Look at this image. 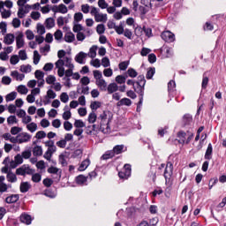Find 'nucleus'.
Listing matches in <instances>:
<instances>
[{"instance_id":"11","label":"nucleus","mask_w":226,"mask_h":226,"mask_svg":"<svg viewBox=\"0 0 226 226\" xmlns=\"http://www.w3.org/2000/svg\"><path fill=\"white\" fill-rule=\"evenodd\" d=\"M27 13H29V7L27 6V4L22 7H19L18 12H17L19 19H26V16L27 15Z\"/></svg>"},{"instance_id":"1","label":"nucleus","mask_w":226,"mask_h":226,"mask_svg":"<svg viewBox=\"0 0 226 226\" xmlns=\"http://www.w3.org/2000/svg\"><path fill=\"white\" fill-rule=\"evenodd\" d=\"M112 112L104 111L99 116L100 119V129L102 133H110V122L112 121Z\"/></svg>"},{"instance_id":"9","label":"nucleus","mask_w":226,"mask_h":226,"mask_svg":"<svg viewBox=\"0 0 226 226\" xmlns=\"http://www.w3.org/2000/svg\"><path fill=\"white\" fill-rule=\"evenodd\" d=\"M31 139V134L27 132H20L18 134V144H26V142H30Z\"/></svg>"},{"instance_id":"36","label":"nucleus","mask_w":226,"mask_h":226,"mask_svg":"<svg viewBox=\"0 0 226 226\" xmlns=\"http://www.w3.org/2000/svg\"><path fill=\"white\" fill-rule=\"evenodd\" d=\"M16 91L19 93V94H27L29 93V89L26 87V85L18 86Z\"/></svg>"},{"instance_id":"15","label":"nucleus","mask_w":226,"mask_h":226,"mask_svg":"<svg viewBox=\"0 0 226 226\" xmlns=\"http://www.w3.org/2000/svg\"><path fill=\"white\" fill-rule=\"evenodd\" d=\"M57 61H61L63 63V66H66V68H75V65L72 63V57L65 56L63 59H58Z\"/></svg>"},{"instance_id":"14","label":"nucleus","mask_w":226,"mask_h":226,"mask_svg":"<svg viewBox=\"0 0 226 226\" xmlns=\"http://www.w3.org/2000/svg\"><path fill=\"white\" fill-rule=\"evenodd\" d=\"M56 68L57 69V75L58 77H64L65 70L64 67L63 66V62L62 61H56L55 64Z\"/></svg>"},{"instance_id":"13","label":"nucleus","mask_w":226,"mask_h":226,"mask_svg":"<svg viewBox=\"0 0 226 226\" xmlns=\"http://www.w3.org/2000/svg\"><path fill=\"white\" fill-rule=\"evenodd\" d=\"M17 176H26V174H31V169L27 166L23 165L16 170Z\"/></svg>"},{"instance_id":"50","label":"nucleus","mask_w":226,"mask_h":226,"mask_svg":"<svg viewBox=\"0 0 226 226\" xmlns=\"http://www.w3.org/2000/svg\"><path fill=\"white\" fill-rule=\"evenodd\" d=\"M36 30H37L38 34L41 36H42V34H45V33H46L45 26L41 24H37Z\"/></svg>"},{"instance_id":"23","label":"nucleus","mask_w":226,"mask_h":226,"mask_svg":"<svg viewBox=\"0 0 226 226\" xmlns=\"http://www.w3.org/2000/svg\"><path fill=\"white\" fill-rule=\"evenodd\" d=\"M97 50H98V46L93 45L92 47H90L88 54H87V56H88V57H90L91 59H94V57H96Z\"/></svg>"},{"instance_id":"54","label":"nucleus","mask_w":226,"mask_h":226,"mask_svg":"<svg viewBox=\"0 0 226 226\" xmlns=\"http://www.w3.org/2000/svg\"><path fill=\"white\" fill-rule=\"evenodd\" d=\"M154 73H156V69L155 68H149L147 72V79L149 80L151 79H153V76L154 75Z\"/></svg>"},{"instance_id":"20","label":"nucleus","mask_w":226,"mask_h":226,"mask_svg":"<svg viewBox=\"0 0 226 226\" xmlns=\"http://www.w3.org/2000/svg\"><path fill=\"white\" fill-rule=\"evenodd\" d=\"M64 39L66 43H73V41H75V34H72V32H67L64 34Z\"/></svg>"},{"instance_id":"48","label":"nucleus","mask_w":226,"mask_h":226,"mask_svg":"<svg viewBox=\"0 0 226 226\" xmlns=\"http://www.w3.org/2000/svg\"><path fill=\"white\" fill-rule=\"evenodd\" d=\"M73 33H81L80 31H84V26L79 23H74L73 27H72Z\"/></svg>"},{"instance_id":"62","label":"nucleus","mask_w":226,"mask_h":226,"mask_svg":"<svg viewBox=\"0 0 226 226\" xmlns=\"http://www.w3.org/2000/svg\"><path fill=\"white\" fill-rule=\"evenodd\" d=\"M20 61V59L19 58V56L17 55H12L10 58V63L11 64H19V62Z\"/></svg>"},{"instance_id":"30","label":"nucleus","mask_w":226,"mask_h":226,"mask_svg":"<svg viewBox=\"0 0 226 226\" xmlns=\"http://www.w3.org/2000/svg\"><path fill=\"white\" fill-rule=\"evenodd\" d=\"M44 24L47 29H52V27L56 26V20L53 18H48L46 19Z\"/></svg>"},{"instance_id":"7","label":"nucleus","mask_w":226,"mask_h":226,"mask_svg":"<svg viewBox=\"0 0 226 226\" xmlns=\"http://www.w3.org/2000/svg\"><path fill=\"white\" fill-rule=\"evenodd\" d=\"M51 11L53 13H62V15H64L68 13V7L64 4H60L58 5H54L51 8Z\"/></svg>"},{"instance_id":"35","label":"nucleus","mask_w":226,"mask_h":226,"mask_svg":"<svg viewBox=\"0 0 226 226\" xmlns=\"http://www.w3.org/2000/svg\"><path fill=\"white\" fill-rule=\"evenodd\" d=\"M57 96V94L52 89H49L46 92L45 100H54Z\"/></svg>"},{"instance_id":"2","label":"nucleus","mask_w":226,"mask_h":226,"mask_svg":"<svg viewBox=\"0 0 226 226\" xmlns=\"http://www.w3.org/2000/svg\"><path fill=\"white\" fill-rule=\"evenodd\" d=\"M11 8H13V2L11 0H0V14L2 19H10L11 17Z\"/></svg>"},{"instance_id":"16","label":"nucleus","mask_w":226,"mask_h":226,"mask_svg":"<svg viewBox=\"0 0 226 226\" xmlns=\"http://www.w3.org/2000/svg\"><path fill=\"white\" fill-rule=\"evenodd\" d=\"M86 57H87V54L80 51L79 54L76 55L74 59L76 63H79V64H84V59H86Z\"/></svg>"},{"instance_id":"44","label":"nucleus","mask_w":226,"mask_h":226,"mask_svg":"<svg viewBox=\"0 0 226 226\" xmlns=\"http://www.w3.org/2000/svg\"><path fill=\"white\" fill-rule=\"evenodd\" d=\"M17 98V92H11L5 96V102H13Z\"/></svg>"},{"instance_id":"22","label":"nucleus","mask_w":226,"mask_h":226,"mask_svg":"<svg viewBox=\"0 0 226 226\" xmlns=\"http://www.w3.org/2000/svg\"><path fill=\"white\" fill-rule=\"evenodd\" d=\"M89 165H91V161L89 159H86L80 163L78 170H79V172H84Z\"/></svg>"},{"instance_id":"42","label":"nucleus","mask_w":226,"mask_h":226,"mask_svg":"<svg viewBox=\"0 0 226 226\" xmlns=\"http://www.w3.org/2000/svg\"><path fill=\"white\" fill-rule=\"evenodd\" d=\"M172 170H173L172 163L168 162L164 171L165 177H167V176H172Z\"/></svg>"},{"instance_id":"46","label":"nucleus","mask_w":226,"mask_h":226,"mask_svg":"<svg viewBox=\"0 0 226 226\" xmlns=\"http://www.w3.org/2000/svg\"><path fill=\"white\" fill-rule=\"evenodd\" d=\"M84 19V14L82 12H76L73 16V24L80 22Z\"/></svg>"},{"instance_id":"12","label":"nucleus","mask_w":226,"mask_h":226,"mask_svg":"<svg viewBox=\"0 0 226 226\" xmlns=\"http://www.w3.org/2000/svg\"><path fill=\"white\" fill-rule=\"evenodd\" d=\"M4 176H0V193H4L8 192V188H11V185H8L5 181Z\"/></svg>"},{"instance_id":"45","label":"nucleus","mask_w":226,"mask_h":226,"mask_svg":"<svg viewBox=\"0 0 226 226\" xmlns=\"http://www.w3.org/2000/svg\"><path fill=\"white\" fill-rule=\"evenodd\" d=\"M34 64H38L40 63V60L41 59V56L38 52V50L34 51Z\"/></svg>"},{"instance_id":"57","label":"nucleus","mask_w":226,"mask_h":226,"mask_svg":"<svg viewBox=\"0 0 226 226\" xmlns=\"http://www.w3.org/2000/svg\"><path fill=\"white\" fill-rule=\"evenodd\" d=\"M127 74L129 77H131V79H135V77H137V75H139L137 71H135V69H133V68H129L127 71Z\"/></svg>"},{"instance_id":"17","label":"nucleus","mask_w":226,"mask_h":226,"mask_svg":"<svg viewBox=\"0 0 226 226\" xmlns=\"http://www.w3.org/2000/svg\"><path fill=\"white\" fill-rule=\"evenodd\" d=\"M15 41V35L13 34H6L4 37V43L5 45H11Z\"/></svg>"},{"instance_id":"10","label":"nucleus","mask_w":226,"mask_h":226,"mask_svg":"<svg viewBox=\"0 0 226 226\" xmlns=\"http://www.w3.org/2000/svg\"><path fill=\"white\" fill-rule=\"evenodd\" d=\"M24 45H26L24 34L22 32H19L16 36V47L17 49H23Z\"/></svg>"},{"instance_id":"28","label":"nucleus","mask_w":226,"mask_h":226,"mask_svg":"<svg viewBox=\"0 0 226 226\" xmlns=\"http://www.w3.org/2000/svg\"><path fill=\"white\" fill-rule=\"evenodd\" d=\"M26 130L30 132V133H34L38 130V124L34 122H30L26 124Z\"/></svg>"},{"instance_id":"37","label":"nucleus","mask_w":226,"mask_h":226,"mask_svg":"<svg viewBox=\"0 0 226 226\" xmlns=\"http://www.w3.org/2000/svg\"><path fill=\"white\" fill-rule=\"evenodd\" d=\"M22 73H31L33 67L30 64H23L19 67Z\"/></svg>"},{"instance_id":"19","label":"nucleus","mask_w":226,"mask_h":226,"mask_svg":"<svg viewBox=\"0 0 226 226\" xmlns=\"http://www.w3.org/2000/svg\"><path fill=\"white\" fill-rule=\"evenodd\" d=\"M31 189V184L29 182H21L19 185V190L21 193H27L29 190Z\"/></svg>"},{"instance_id":"49","label":"nucleus","mask_w":226,"mask_h":226,"mask_svg":"<svg viewBox=\"0 0 226 226\" xmlns=\"http://www.w3.org/2000/svg\"><path fill=\"white\" fill-rule=\"evenodd\" d=\"M90 64L91 66H94V68H100V66H102V62L98 58H92Z\"/></svg>"},{"instance_id":"8","label":"nucleus","mask_w":226,"mask_h":226,"mask_svg":"<svg viewBox=\"0 0 226 226\" xmlns=\"http://www.w3.org/2000/svg\"><path fill=\"white\" fill-rule=\"evenodd\" d=\"M132 175V166L130 164H125L124 166L123 171L118 173V176L121 179H128L129 176Z\"/></svg>"},{"instance_id":"25","label":"nucleus","mask_w":226,"mask_h":226,"mask_svg":"<svg viewBox=\"0 0 226 226\" xmlns=\"http://www.w3.org/2000/svg\"><path fill=\"white\" fill-rule=\"evenodd\" d=\"M106 89L109 94H112L119 90V87L116 83H111L108 86V87H106Z\"/></svg>"},{"instance_id":"64","label":"nucleus","mask_w":226,"mask_h":226,"mask_svg":"<svg viewBox=\"0 0 226 226\" xmlns=\"http://www.w3.org/2000/svg\"><path fill=\"white\" fill-rule=\"evenodd\" d=\"M46 82L47 84L49 85H54L56 83V78L55 76L53 75H49L47 78H46Z\"/></svg>"},{"instance_id":"24","label":"nucleus","mask_w":226,"mask_h":226,"mask_svg":"<svg viewBox=\"0 0 226 226\" xmlns=\"http://www.w3.org/2000/svg\"><path fill=\"white\" fill-rule=\"evenodd\" d=\"M20 221L22 223H26V225H31V222H33V219L31 218V215L27 214H23L20 216Z\"/></svg>"},{"instance_id":"21","label":"nucleus","mask_w":226,"mask_h":226,"mask_svg":"<svg viewBox=\"0 0 226 226\" xmlns=\"http://www.w3.org/2000/svg\"><path fill=\"white\" fill-rule=\"evenodd\" d=\"M62 117L64 121H68V119H72V111L68 106L64 108V113L62 114Z\"/></svg>"},{"instance_id":"60","label":"nucleus","mask_w":226,"mask_h":226,"mask_svg":"<svg viewBox=\"0 0 226 226\" xmlns=\"http://www.w3.org/2000/svg\"><path fill=\"white\" fill-rule=\"evenodd\" d=\"M130 64V62L128 61H124V62H121L119 64H118V68L119 70H121L122 72H124L127 68H128V65Z\"/></svg>"},{"instance_id":"43","label":"nucleus","mask_w":226,"mask_h":226,"mask_svg":"<svg viewBox=\"0 0 226 226\" xmlns=\"http://www.w3.org/2000/svg\"><path fill=\"white\" fill-rule=\"evenodd\" d=\"M211 154H213V146L208 144V147L207 148L206 154H205V158L207 160H211Z\"/></svg>"},{"instance_id":"4","label":"nucleus","mask_w":226,"mask_h":226,"mask_svg":"<svg viewBox=\"0 0 226 226\" xmlns=\"http://www.w3.org/2000/svg\"><path fill=\"white\" fill-rule=\"evenodd\" d=\"M90 13L94 17L95 22H102V24H105L108 20L107 14L100 12V9L96 7H92Z\"/></svg>"},{"instance_id":"58","label":"nucleus","mask_w":226,"mask_h":226,"mask_svg":"<svg viewBox=\"0 0 226 226\" xmlns=\"http://www.w3.org/2000/svg\"><path fill=\"white\" fill-rule=\"evenodd\" d=\"M102 66H103V68H109V66H110V59L107 56L102 57Z\"/></svg>"},{"instance_id":"41","label":"nucleus","mask_w":226,"mask_h":226,"mask_svg":"<svg viewBox=\"0 0 226 226\" xmlns=\"http://www.w3.org/2000/svg\"><path fill=\"white\" fill-rule=\"evenodd\" d=\"M30 19H32V20H35L36 22L41 19V13H40V11H34L30 13Z\"/></svg>"},{"instance_id":"32","label":"nucleus","mask_w":226,"mask_h":226,"mask_svg":"<svg viewBox=\"0 0 226 226\" xmlns=\"http://www.w3.org/2000/svg\"><path fill=\"white\" fill-rule=\"evenodd\" d=\"M102 108V102L100 101H94L90 103V109L94 112V110H98V109Z\"/></svg>"},{"instance_id":"5","label":"nucleus","mask_w":226,"mask_h":226,"mask_svg":"<svg viewBox=\"0 0 226 226\" xmlns=\"http://www.w3.org/2000/svg\"><path fill=\"white\" fill-rule=\"evenodd\" d=\"M146 87V78L144 76H139L138 81L134 83V91L141 96H144V87Z\"/></svg>"},{"instance_id":"26","label":"nucleus","mask_w":226,"mask_h":226,"mask_svg":"<svg viewBox=\"0 0 226 226\" xmlns=\"http://www.w3.org/2000/svg\"><path fill=\"white\" fill-rule=\"evenodd\" d=\"M6 179L8 183H17L18 181L17 175L11 171L7 173Z\"/></svg>"},{"instance_id":"34","label":"nucleus","mask_w":226,"mask_h":226,"mask_svg":"<svg viewBox=\"0 0 226 226\" xmlns=\"http://www.w3.org/2000/svg\"><path fill=\"white\" fill-rule=\"evenodd\" d=\"M49 174H55L57 177H61V170L59 168H56L54 166L48 169Z\"/></svg>"},{"instance_id":"47","label":"nucleus","mask_w":226,"mask_h":226,"mask_svg":"<svg viewBox=\"0 0 226 226\" xmlns=\"http://www.w3.org/2000/svg\"><path fill=\"white\" fill-rule=\"evenodd\" d=\"M74 127L79 129L85 128L86 123H84V121H82L81 119H76L74 121Z\"/></svg>"},{"instance_id":"63","label":"nucleus","mask_w":226,"mask_h":226,"mask_svg":"<svg viewBox=\"0 0 226 226\" xmlns=\"http://www.w3.org/2000/svg\"><path fill=\"white\" fill-rule=\"evenodd\" d=\"M32 181L34 183H40L41 181V175L40 173H35L32 176Z\"/></svg>"},{"instance_id":"61","label":"nucleus","mask_w":226,"mask_h":226,"mask_svg":"<svg viewBox=\"0 0 226 226\" xmlns=\"http://www.w3.org/2000/svg\"><path fill=\"white\" fill-rule=\"evenodd\" d=\"M96 33L98 34H103L105 33V25H103V24L97 25Z\"/></svg>"},{"instance_id":"27","label":"nucleus","mask_w":226,"mask_h":226,"mask_svg":"<svg viewBox=\"0 0 226 226\" xmlns=\"http://www.w3.org/2000/svg\"><path fill=\"white\" fill-rule=\"evenodd\" d=\"M123 105L130 107V105H132V100L129 98H123L117 103V107H123Z\"/></svg>"},{"instance_id":"38","label":"nucleus","mask_w":226,"mask_h":226,"mask_svg":"<svg viewBox=\"0 0 226 226\" xmlns=\"http://www.w3.org/2000/svg\"><path fill=\"white\" fill-rule=\"evenodd\" d=\"M59 99L62 103H68L70 102V95H68V93L63 92L60 94Z\"/></svg>"},{"instance_id":"40","label":"nucleus","mask_w":226,"mask_h":226,"mask_svg":"<svg viewBox=\"0 0 226 226\" xmlns=\"http://www.w3.org/2000/svg\"><path fill=\"white\" fill-rule=\"evenodd\" d=\"M113 29H115L117 34H124V26H123L122 24L120 25H116V24H113Z\"/></svg>"},{"instance_id":"52","label":"nucleus","mask_w":226,"mask_h":226,"mask_svg":"<svg viewBox=\"0 0 226 226\" xmlns=\"http://www.w3.org/2000/svg\"><path fill=\"white\" fill-rule=\"evenodd\" d=\"M45 137H47V132H45L44 131L37 132L34 136V138L37 139L38 140L45 139Z\"/></svg>"},{"instance_id":"29","label":"nucleus","mask_w":226,"mask_h":226,"mask_svg":"<svg viewBox=\"0 0 226 226\" xmlns=\"http://www.w3.org/2000/svg\"><path fill=\"white\" fill-rule=\"evenodd\" d=\"M96 119H98V116L94 111L88 114L87 121L90 124H94V123H96Z\"/></svg>"},{"instance_id":"59","label":"nucleus","mask_w":226,"mask_h":226,"mask_svg":"<svg viewBox=\"0 0 226 226\" xmlns=\"http://www.w3.org/2000/svg\"><path fill=\"white\" fill-rule=\"evenodd\" d=\"M8 124H17L19 123V120L17 119V117L15 116H10L7 118Z\"/></svg>"},{"instance_id":"31","label":"nucleus","mask_w":226,"mask_h":226,"mask_svg":"<svg viewBox=\"0 0 226 226\" xmlns=\"http://www.w3.org/2000/svg\"><path fill=\"white\" fill-rule=\"evenodd\" d=\"M19 199V194H13L7 197L5 199V202H7V204H15V202H17Z\"/></svg>"},{"instance_id":"56","label":"nucleus","mask_w":226,"mask_h":226,"mask_svg":"<svg viewBox=\"0 0 226 226\" xmlns=\"http://www.w3.org/2000/svg\"><path fill=\"white\" fill-rule=\"evenodd\" d=\"M19 59H20L21 61H26L27 59V53L26 52V50L21 49L19 51Z\"/></svg>"},{"instance_id":"51","label":"nucleus","mask_w":226,"mask_h":226,"mask_svg":"<svg viewBox=\"0 0 226 226\" xmlns=\"http://www.w3.org/2000/svg\"><path fill=\"white\" fill-rule=\"evenodd\" d=\"M87 181V177H86L84 175H79L76 177V183L78 185H84Z\"/></svg>"},{"instance_id":"6","label":"nucleus","mask_w":226,"mask_h":226,"mask_svg":"<svg viewBox=\"0 0 226 226\" xmlns=\"http://www.w3.org/2000/svg\"><path fill=\"white\" fill-rule=\"evenodd\" d=\"M161 38H162L164 41H167V43H172L176 41V35L170 31L162 32L161 34Z\"/></svg>"},{"instance_id":"33","label":"nucleus","mask_w":226,"mask_h":226,"mask_svg":"<svg viewBox=\"0 0 226 226\" xmlns=\"http://www.w3.org/2000/svg\"><path fill=\"white\" fill-rule=\"evenodd\" d=\"M33 154L34 156H41V154H43V148L41 147V146L34 147Z\"/></svg>"},{"instance_id":"3","label":"nucleus","mask_w":226,"mask_h":226,"mask_svg":"<svg viewBox=\"0 0 226 226\" xmlns=\"http://www.w3.org/2000/svg\"><path fill=\"white\" fill-rule=\"evenodd\" d=\"M94 78L95 79V85L101 91H107V81L103 79V74L98 70L93 72Z\"/></svg>"},{"instance_id":"53","label":"nucleus","mask_w":226,"mask_h":226,"mask_svg":"<svg viewBox=\"0 0 226 226\" xmlns=\"http://www.w3.org/2000/svg\"><path fill=\"white\" fill-rule=\"evenodd\" d=\"M114 150L108 151L102 156V160H109V158H114Z\"/></svg>"},{"instance_id":"55","label":"nucleus","mask_w":226,"mask_h":226,"mask_svg":"<svg viewBox=\"0 0 226 226\" xmlns=\"http://www.w3.org/2000/svg\"><path fill=\"white\" fill-rule=\"evenodd\" d=\"M0 30L2 34H6V31H8V24L4 21L0 22Z\"/></svg>"},{"instance_id":"39","label":"nucleus","mask_w":226,"mask_h":226,"mask_svg":"<svg viewBox=\"0 0 226 226\" xmlns=\"http://www.w3.org/2000/svg\"><path fill=\"white\" fill-rule=\"evenodd\" d=\"M56 24L58 27H63L64 25L68 24V19L60 16L56 19Z\"/></svg>"},{"instance_id":"18","label":"nucleus","mask_w":226,"mask_h":226,"mask_svg":"<svg viewBox=\"0 0 226 226\" xmlns=\"http://www.w3.org/2000/svg\"><path fill=\"white\" fill-rule=\"evenodd\" d=\"M11 77H12L13 79H15V80H18L19 82H22V80H24V79H26V75L18 72V71H12L11 72Z\"/></svg>"}]
</instances>
